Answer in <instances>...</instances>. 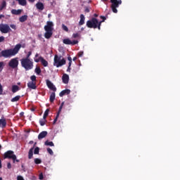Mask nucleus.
<instances>
[{
  "mask_svg": "<svg viewBox=\"0 0 180 180\" xmlns=\"http://www.w3.org/2000/svg\"><path fill=\"white\" fill-rule=\"evenodd\" d=\"M22 47L25 49V45L22 46L20 44H18L13 49H8L1 51L0 52V58H2V57L4 58H11V57L16 56Z\"/></svg>",
  "mask_w": 180,
  "mask_h": 180,
  "instance_id": "f257e3e1",
  "label": "nucleus"
},
{
  "mask_svg": "<svg viewBox=\"0 0 180 180\" xmlns=\"http://www.w3.org/2000/svg\"><path fill=\"white\" fill-rule=\"evenodd\" d=\"M101 25L102 22H99L96 18H92L86 22V26L89 29H98V30H101Z\"/></svg>",
  "mask_w": 180,
  "mask_h": 180,
  "instance_id": "f03ea898",
  "label": "nucleus"
},
{
  "mask_svg": "<svg viewBox=\"0 0 180 180\" xmlns=\"http://www.w3.org/2000/svg\"><path fill=\"white\" fill-rule=\"evenodd\" d=\"M21 66L25 68V71L33 70V61L27 58H22L20 60Z\"/></svg>",
  "mask_w": 180,
  "mask_h": 180,
  "instance_id": "7ed1b4c3",
  "label": "nucleus"
},
{
  "mask_svg": "<svg viewBox=\"0 0 180 180\" xmlns=\"http://www.w3.org/2000/svg\"><path fill=\"white\" fill-rule=\"evenodd\" d=\"M65 59L62 58L61 56H58V55H55L53 58V65L54 67H56L57 68H59V67H63V65H65Z\"/></svg>",
  "mask_w": 180,
  "mask_h": 180,
  "instance_id": "20e7f679",
  "label": "nucleus"
},
{
  "mask_svg": "<svg viewBox=\"0 0 180 180\" xmlns=\"http://www.w3.org/2000/svg\"><path fill=\"white\" fill-rule=\"evenodd\" d=\"M19 65V58H13L8 62V67L13 70H16Z\"/></svg>",
  "mask_w": 180,
  "mask_h": 180,
  "instance_id": "39448f33",
  "label": "nucleus"
},
{
  "mask_svg": "<svg viewBox=\"0 0 180 180\" xmlns=\"http://www.w3.org/2000/svg\"><path fill=\"white\" fill-rule=\"evenodd\" d=\"M4 159L13 160V162H15V160H16V155H15L13 150H8L4 153Z\"/></svg>",
  "mask_w": 180,
  "mask_h": 180,
  "instance_id": "423d86ee",
  "label": "nucleus"
},
{
  "mask_svg": "<svg viewBox=\"0 0 180 180\" xmlns=\"http://www.w3.org/2000/svg\"><path fill=\"white\" fill-rule=\"evenodd\" d=\"M0 32L1 33H9V32H12V30L11 29V27L8 24H1L0 25Z\"/></svg>",
  "mask_w": 180,
  "mask_h": 180,
  "instance_id": "0eeeda50",
  "label": "nucleus"
},
{
  "mask_svg": "<svg viewBox=\"0 0 180 180\" xmlns=\"http://www.w3.org/2000/svg\"><path fill=\"white\" fill-rule=\"evenodd\" d=\"M111 4V9L114 13H117V8L119 7V4L117 3V0H110Z\"/></svg>",
  "mask_w": 180,
  "mask_h": 180,
  "instance_id": "6e6552de",
  "label": "nucleus"
},
{
  "mask_svg": "<svg viewBox=\"0 0 180 180\" xmlns=\"http://www.w3.org/2000/svg\"><path fill=\"white\" fill-rule=\"evenodd\" d=\"M63 43L64 44H68V45H70V46H75V44H78L79 41H78V40L71 41V39H65L63 40Z\"/></svg>",
  "mask_w": 180,
  "mask_h": 180,
  "instance_id": "1a4fd4ad",
  "label": "nucleus"
},
{
  "mask_svg": "<svg viewBox=\"0 0 180 180\" xmlns=\"http://www.w3.org/2000/svg\"><path fill=\"white\" fill-rule=\"evenodd\" d=\"M54 24L51 21L46 22V25L44 26L45 32H53Z\"/></svg>",
  "mask_w": 180,
  "mask_h": 180,
  "instance_id": "9d476101",
  "label": "nucleus"
},
{
  "mask_svg": "<svg viewBox=\"0 0 180 180\" xmlns=\"http://www.w3.org/2000/svg\"><path fill=\"white\" fill-rule=\"evenodd\" d=\"M34 61L35 63H39V61H41L44 67H47V65H49V62H47V60H46V59L42 56H39V58H34Z\"/></svg>",
  "mask_w": 180,
  "mask_h": 180,
  "instance_id": "9b49d317",
  "label": "nucleus"
},
{
  "mask_svg": "<svg viewBox=\"0 0 180 180\" xmlns=\"http://www.w3.org/2000/svg\"><path fill=\"white\" fill-rule=\"evenodd\" d=\"M46 85L48 88L51 89V91H53V92H56V91H57V88L56 87V86H54V84L51 82V81L47 79Z\"/></svg>",
  "mask_w": 180,
  "mask_h": 180,
  "instance_id": "f8f14e48",
  "label": "nucleus"
},
{
  "mask_svg": "<svg viewBox=\"0 0 180 180\" xmlns=\"http://www.w3.org/2000/svg\"><path fill=\"white\" fill-rule=\"evenodd\" d=\"M27 87L30 89H37V86H36V82H29L27 83Z\"/></svg>",
  "mask_w": 180,
  "mask_h": 180,
  "instance_id": "ddd939ff",
  "label": "nucleus"
},
{
  "mask_svg": "<svg viewBox=\"0 0 180 180\" xmlns=\"http://www.w3.org/2000/svg\"><path fill=\"white\" fill-rule=\"evenodd\" d=\"M70 94H71V90L67 89L63 90L59 94V96H60V98H63V96H64L65 95H70Z\"/></svg>",
  "mask_w": 180,
  "mask_h": 180,
  "instance_id": "4468645a",
  "label": "nucleus"
},
{
  "mask_svg": "<svg viewBox=\"0 0 180 180\" xmlns=\"http://www.w3.org/2000/svg\"><path fill=\"white\" fill-rule=\"evenodd\" d=\"M62 81L63 84H68V81H70V76H68L67 74H63Z\"/></svg>",
  "mask_w": 180,
  "mask_h": 180,
  "instance_id": "2eb2a0df",
  "label": "nucleus"
},
{
  "mask_svg": "<svg viewBox=\"0 0 180 180\" xmlns=\"http://www.w3.org/2000/svg\"><path fill=\"white\" fill-rule=\"evenodd\" d=\"M36 8L39 11H43L44 9V4L41 2H38L36 4Z\"/></svg>",
  "mask_w": 180,
  "mask_h": 180,
  "instance_id": "dca6fc26",
  "label": "nucleus"
},
{
  "mask_svg": "<svg viewBox=\"0 0 180 180\" xmlns=\"http://www.w3.org/2000/svg\"><path fill=\"white\" fill-rule=\"evenodd\" d=\"M46 136H47V131H41L38 135V140H41L42 139H44V137H46Z\"/></svg>",
  "mask_w": 180,
  "mask_h": 180,
  "instance_id": "f3484780",
  "label": "nucleus"
},
{
  "mask_svg": "<svg viewBox=\"0 0 180 180\" xmlns=\"http://www.w3.org/2000/svg\"><path fill=\"white\" fill-rule=\"evenodd\" d=\"M85 24V15L84 14L80 15V20L79 22V25L82 26V25Z\"/></svg>",
  "mask_w": 180,
  "mask_h": 180,
  "instance_id": "a211bd4d",
  "label": "nucleus"
},
{
  "mask_svg": "<svg viewBox=\"0 0 180 180\" xmlns=\"http://www.w3.org/2000/svg\"><path fill=\"white\" fill-rule=\"evenodd\" d=\"M53 36V31H46L44 34L45 39H50Z\"/></svg>",
  "mask_w": 180,
  "mask_h": 180,
  "instance_id": "6ab92c4d",
  "label": "nucleus"
},
{
  "mask_svg": "<svg viewBox=\"0 0 180 180\" xmlns=\"http://www.w3.org/2000/svg\"><path fill=\"white\" fill-rule=\"evenodd\" d=\"M34 150V147H32L30 149L28 152V158L29 160H32L33 158V150Z\"/></svg>",
  "mask_w": 180,
  "mask_h": 180,
  "instance_id": "aec40b11",
  "label": "nucleus"
},
{
  "mask_svg": "<svg viewBox=\"0 0 180 180\" xmlns=\"http://www.w3.org/2000/svg\"><path fill=\"white\" fill-rule=\"evenodd\" d=\"M56 99V93L55 92H52L50 95V98H49V101L51 103H53V102H54Z\"/></svg>",
  "mask_w": 180,
  "mask_h": 180,
  "instance_id": "412c9836",
  "label": "nucleus"
},
{
  "mask_svg": "<svg viewBox=\"0 0 180 180\" xmlns=\"http://www.w3.org/2000/svg\"><path fill=\"white\" fill-rule=\"evenodd\" d=\"M11 13H12V15H20V13H22V10H20V9H18V10L12 9L11 10Z\"/></svg>",
  "mask_w": 180,
  "mask_h": 180,
  "instance_id": "4be33fe9",
  "label": "nucleus"
},
{
  "mask_svg": "<svg viewBox=\"0 0 180 180\" xmlns=\"http://www.w3.org/2000/svg\"><path fill=\"white\" fill-rule=\"evenodd\" d=\"M26 20H27V15H24L19 18V22H20L21 23H23L24 22H26Z\"/></svg>",
  "mask_w": 180,
  "mask_h": 180,
  "instance_id": "5701e85b",
  "label": "nucleus"
},
{
  "mask_svg": "<svg viewBox=\"0 0 180 180\" xmlns=\"http://www.w3.org/2000/svg\"><path fill=\"white\" fill-rule=\"evenodd\" d=\"M19 89H20L19 86H18V85L12 86V92H13V94H16V92H18V91H19Z\"/></svg>",
  "mask_w": 180,
  "mask_h": 180,
  "instance_id": "b1692460",
  "label": "nucleus"
},
{
  "mask_svg": "<svg viewBox=\"0 0 180 180\" xmlns=\"http://www.w3.org/2000/svg\"><path fill=\"white\" fill-rule=\"evenodd\" d=\"M0 124L3 129L4 127H6V120L4 118L0 119Z\"/></svg>",
  "mask_w": 180,
  "mask_h": 180,
  "instance_id": "393cba45",
  "label": "nucleus"
},
{
  "mask_svg": "<svg viewBox=\"0 0 180 180\" xmlns=\"http://www.w3.org/2000/svg\"><path fill=\"white\" fill-rule=\"evenodd\" d=\"M18 1L19 5H21V6H26L27 5V1L26 0H16Z\"/></svg>",
  "mask_w": 180,
  "mask_h": 180,
  "instance_id": "a878e982",
  "label": "nucleus"
},
{
  "mask_svg": "<svg viewBox=\"0 0 180 180\" xmlns=\"http://www.w3.org/2000/svg\"><path fill=\"white\" fill-rule=\"evenodd\" d=\"M46 122H47V120L44 117L39 120L40 126H44V124H46Z\"/></svg>",
  "mask_w": 180,
  "mask_h": 180,
  "instance_id": "bb28decb",
  "label": "nucleus"
},
{
  "mask_svg": "<svg viewBox=\"0 0 180 180\" xmlns=\"http://www.w3.org/2000/svg\"><path fill=\"white\" fill-rule=\"evenodd\" d=\"M4 8H6V1H3L0 6V12L3 11Z\"/></svg>",
  "mask_w": 180,
  "mask_h": 180,
  "instance_id": "cd10ccee",
  "label": "nucleus"
},
{
  "mask_svg": "<svg viewBox=\"0 0 180 180\" xmlns=\"http://www.w3.org/2000/svg\"><path fill=\"white\" fill-rule=\"evenodd\" d=\"M34 72H36L37 75H40V74H41V69L40 68V67L37 66V68L34 70Z\"/></svg>",
  "mask_w": 180,
  "mask_h": 180,
  "instance_id": "c85d7f7f",
  "label": "nucleus"
},
{
  "mask_svg": "<svg viewBox=\"0 0 180 180\" xmlns=\"http://www.w3.org/2000/svg\"><path fill=\"white\" fill-rule=\"evenodd\" d=\"M20 99V96H16L11 100V102H18Z\"/></svg>",
  "mask_w": 180,
  "mask_h": 180,
  "instance_id": "c756f323",
  "label": "nucleus"
},
{
  "mask_svg": "<svg viewBox=\"0 0 180 180\" xmlns=\"http://www.w3.org/2000/svg\"><path fill=\"white\" fill-rule=\"evenodd\" d=\"M45 146H50L51 147H54V143H53V141H46Z\"/></svg>",
  "mask_w": 180,
  "mask_h": 180,
  "instance_id": "7c9ffc66",
  "label": "nucleus"
},
{
  "mask_svg": "<svg viewBox=\"0 0 180 180\" xmlns=\"http://www.w3.org/2000/svg\"><path fill=\"white\" fill-rule=\"evenodd\" d=\"M50 112V110L49 109H46L44 113V115H43V117L44 119H46L47 118V116H49V112Z\"/></svg>",
  "mask_w": 180,
  "mask_h": 180,
  "instance_id": "2f4dec72",
  "label": "nucleus"
},
{
  "mask_svg": "<svg viewBox=\"0 0 180 180\" xmlns=\"http://www.w3.org/2000/svg\"><path fill=\"white\" fill-rule=\"evenodd\" d=\"M64 106V102H63L58 109V111L57 112L58 115H60V113H61V110H63V107Z\"/></svg>",
  "mask_w": 180,
  "mask_h": 180,
  "instance_id": "473e14b6",
  "label": "nucleus"
},
{
  "mask_svg": "<svg viewBox=\"0 0 180 180\" xmlns=\"http://www.w3.org/2000/svg\"><path fill=\"white\" fill-rule=\"evenodd\" d=\"M34 164L39 165V164H41V160L39 159V158H35L34 160Z\"/></svg>",
  "mask_w": 180,
  "mask_h": 180,
  "instance_id": "72a5a7b5",
  "label": "nucleus"
},
{
  "mask_svg": "<svg viewBox=\"0 0 180 180\" xmlns=\"http://www.w3.org/2000/svg\"><path fill=\"white\" fill-rule=\"evenodd\" d=\"M30 79H31V82H36V81H37L36 75L31 76Z\"/></svg>",
  "mask_w": 180,
  "mask_h": 180,
  "instance_id": "f704fd0d",
  "label": "nucleus"
},
{
  "mask_svg": "<svg viewBox=\"0 0 180 180\" xmlns=\"http://www.w3.org/2000/svg\"><path fill=\"white\" fill-rule=\"evenodd\" d=\"M58 117H60V114L56 115V116L53 120V124H56V123H57V120H58Z\"/></svg>",
  "mask_w": 180,
  "mask_h": 180,
  "instance_id": "c9c22d12",
  "label": "nucleus"
},
{
  "mask_svg": "<svg viewBox=\"0 0 180 180\" xmlns=\"http://www.w3.org/2000/svg\"><path fill=\"white\" fill-rule=\"evenodd\" d=\"M39 151H40V148L39 147H36L34 150V154L37 155L39 154Z\"/></svg>",
  "mask_w": 180,
  "mask_h": 180,
  "instance_id": "e433bc0d",
  "label": "nucleus"
},
{
  "mask_svg": "<svg viewBox=\"0 0 180 180\" xmlns=\"http://www.w3.org/2000/svg\"><path fill=\"white\" fill-rule=\"evenodd\" d=\"M46 150L49 154H50V155H53L54 154V152H53V150H51V148H48Z\"/></svg>",
  "mask_w": 180,
  "mask_h": 180,
  "instance_id": "4c0bfd02",
  "label": "nucleus"
},
{
  "mask_svg": "<svg viewBox=\"0 0 180 180\" xmlns=\"http://www.w3.org/2000/svg\"><path fill=\"white\" fill-rule=\"evenodd\" d=\"M62 29L65 32H68V27L65 25H64V24L62 25Z\"/></svg>",
  "mask_w": 180,
  "mask_h": 180,
  "instance_id": "58836bf2",
  "label": "nucleus"
},
{
  "mask_svg": "<svg viewBox=\"0 0 180 180\" xmlns=\"http://www.w3.org/2000/svg\"><path fill=\"white\" fill-rule=\"evenodd\" d=\"M68 60L69 61L68 65H71L72 64V58H71V56H68Z\"/></svg>",
  "mask_w": 180,
  "mask_h": 180,
  "instance_id": "ea45409f",
  "label": "nucleus"
},
{
  "mask_svg": "<svg viewBox=\"0 0 180 180\" xmlns=\"http://www.w3.org/2000/svg\"><path fill=\"white\" fill-rule=\"evenodd\" d=\"M30 56H32V51H29L26 57L23 58H27V60H30Z\"/></svg>",
  "mask_w": 180,
  "mask_h": 180,
  "instance_id": "a19ab883",
  "label": "nucleus"
},
{
  "mask_svg": "<svg viewBox=\"0 0 180 180\" xmlns=\"http://www.w3.org/2000/svg\"><path fill=\"white\" fill-rule=\"evenodd\" d=\"M4 94V87L2 86V84L0 83V95H3Z\"/></svg>",
  "mask_w": 180,
  "mask_h": 180,
  "instance_id": "79ce46f5",
  "label": "nucleus"
},
{
  "mask_svg": "<svg viewBox=\"0 0 180 180\" xmlns=\"http://www.w3.org/2000/svg\"><path fill=\"white\" fill-rule=\"evenodd\" d=\"M73 39H77V37H79V34L78 33H75L72 34Z\"/></svg>",
  "mask_w": 180,
  "mask_h": 180,
  "instance_id": "37998d69",
  "label": "nucleus"
},
{
  "mask_svg": "<svg viewBox=\"0 0 180 180\" xmlns=\"http://www.w3.org/2000/svg\"><path fill=\"white\" fill-rule=\"evenodd\" d=\"M100 18H101V19H103V20L100 21V22H101V23H103V22H105V20H106V17H105L103 15H101Z\"/></svg>",
  "mask_w": 180,
  "mask_h": 180,
  "instance_id": "c03bdc74",
  "label": "nucleus"
},
{
  "mask_svg": "<svg viewBox=\"0 0 180 180\" xmlns=\"http://www.w3.org/2000/svg\"><path fill=\"white\" fill-rule=\"evenodd\" d=\"M39 179L43 180L44 179V176H43V173H41L39 176Z\"/></svg>",
  "mask_w": 180,
  "mask_h": 180,
  "instance_id": "a18cd8bd",
  "label": "nucleus"
},
{
  "mask_svg": "<svg viewBox=\"0 0 180 180\" xmlns=\"http://www.w3.org/2000/svg\"><path fill=\"white\" fill-rule=\"evenodd\" d=\"M78 57H82L84 56V51H79L77 53Z\"/></svg>",
  "mask_w": 180,
  "mask_h": 180,
  "instance_id": "49530a36",
  "label": "nucleus"
},
{
  "mask_svg": "<svg viewBox=\"0 0 180 180\" xmlns=\"http://www.w3.org/2000/svg\"><path fill=\"white\" fill-rule=\"evenodd\" d=\"M10 27H11V29H13L14 30H16V25H10Z\"/></svg>",
  "mask_w": 180,
  "mask_h": 180,
  "instance_id": "de8ad7c7",
  "label": "nucleus"
},
{
  "mask_svg": "<svg viewBox=\"0 0 180 180\" xmlns=\"http://www.w3.org/2000/svg\"><path fill=\"white\" fill-rule=\"evenodd\" d=\"M2 41H5V37L4 36L0 37V43H2Z\"/></svg>",
  "mask_w": 180,
  "mask_h": 180,
  "instance_id": "09e8293b",
  "label": "nucleus"
},
{
  "mask_svg": "<svg viewBox=\"0 0 180 180\" xmlns=\"http://www.w3.org/2000/svg\"><path fill=\"white\" fill-rule=\"evenodd\" d=\"M17 180H25V179H23V176H18Z\"/></svg>",
  "mask_w": 180,
  "mask_h": 180,
  "instance_id": "8fccbe9b",
  "label": "nucleus"
},
{
  "mask_svg": "<svg viewBox=\"0 0 180 180\" xmlns=\"http://www.w3.org/2000/svg\"><path fill=\"white\" fill-rule=\"evenodd\" d=\"M7 168H8V169H11V168H12V165L11 164V162H8V163L7 164Z\"/></svg>",
  "mask_w": 180,
  "mask_h": 180,
  "instance_id": "3c124183",
  "label": "nucleus"
},
{
  "mask_svg": "<svg viewBox=\"0 0 180 180\" xmlns=\"http://www.w3.org/2000/svg\"><path fill=\"white\" fill-rule=\"evenodd\" d=\"M67 72H71V65H68Z\"/></svg>",
  "mask_w": 180,
  "mask_h": 180,
  "instance_id": "603ef678",
  "label": "nucleus"
},
{
  "mask_svg": "<svg viewBox=\"0 0 180 180\" xmlns=\"http://www.w3.org/2000/svg\"><path fill=\"white\" fill-rule=\"evenodd\" d=\"M21 167L22 168L23 172H26V168H25V166L23 165H21Z\"/></svg>",
  "mask_w": 180,
  "mask_h": 180,
  "instance_id": "864d4df0",
  "label": "nucleus"
},
{
  "mask_svg": "<svg viewBox=\"0 0 180 180\" xmlns=\"http://www.w3.org/2000/svg\"><path fill=\"white\" fill-rule=\"evenodd\" d=\"M84 12H86V13H89V8H88V7H86L84 10Z\"/></svg>",
  "mask_w": 180,
  "mask_h": 180,
  "instance_id": "5fc2aeb1",
  "label": "nucleus"
},
{
  "mask_svg": "<svg viewBox=\"0 0 180 180\" xmlns=\"http://www.w3.org/2000/svg\"><path fill=\"white\" fill-rule=\"evenodd\" d=\"M117 3L118 4V6L122 5V0H117Z\"/></svg>",
  "mask_w": 180,
  "mask_h": 180,
  "instance_id": "6e6d98bb",
  "label": "nucleus"
},
{
  "mask_svg": "<svg viewBox=\"0 0 180 180\" xmlns=\"http://www.w3.org/2000/svg\"><path fill=\"white\" fill-rule=\"evenodd\" d=\"M4 67V62H0V68Z\"/></svg>",
  "mask_w": 180,
  "mask_h": 180,
  "instance_id": "4d7b16f0",
  "label": "nucleus"
},
{
  "mask_svg": "<svg viewBox=\"0 0 180 180\" xmlns=\"http://www.w3.org/2000/svg\"><path fill=\"white\" fill-rule=\"evenodd\" d=\"M0 168H2V160L0 159Z\"/></svg>",
  "mask_w": 180,
  "mask_h": 180,
  "instance_id": "13d9d810",
  "label": "nucleus"
},
{
  "mask_svg": "<svg viewBox=\"0 0 180 180\" xmlns=\"http://www.w3.org/2000/svg\"><path fill=\"white\" fill-rule=\"evenodd\" d=\"M30 2H31V4H33V2H34L36 0H28Z\"/></svg>",
  "mask_w": 180,
  "mask_h": 180,
  "instance_id": "bf43d9fd",
  "label": "nucleus"
},
{
  "mask_svg": "<svg viewBox=\"0 0 180 180\" xmlns=\"http://www.w3.org/2000/svg\"><path fill=\"white\" fill-rule=\"evenodd\" d=\"M2 18H5L4 15H0V19H2Z\"/></svg>",
  "mask_w": 180,
  "mask_h": 180,
  "instance_id": "052dcab7",
  "label": "nucleus"
},
{
  "mask_svg": "<svg viewBox=\"0 0 180 180\" xmlns=\"http://www.w3.org/2000/svg\"><path fill=\"white\" fill-rule=\"evenodd\" d=\"M33 143H34V141H30L29 142V144H33Z\"/></svg>",
  "mask_w": 180,
  "mask_h": 180,
  "instance_id": "680f3d73",
  "label": "nucleus"
},
{
  "mask_svg": "<svg viewBox=\"0 0 180 180\" xmlns=\"http://www.w3.org/2000/svg\"><path fill=\"white\" fill-rule=\"evenodd\" d=\"M74 61H77V56L74 57L72 59Z\"/></svg>",
  "mask_w": 180,
  "mask_h": 180,
  "instance_id": "e2e57ef3",
  "label": "nucleus"
},
{
  "mask_svg": "<svg viewBox=\"0 0 180 180\" xmlns=\"http://www.w3.org/2000/svg\"><path fill=\"white\" fill-rule=\"evenodd\" d=\"M37 57H39V53L35 54V58H37Z\"/></svg>",
  "mask_w": 180,
  "mask_h": 180,
  "instance_id": "0e129e2a",
  "label": "nucleus"
},
{
  "mask_svg": "<svg viewBox=\"0 0 180 180\" xmlns=\"http://www.w3.org/2000/svg\"><path fill=\"white\" fill-rule=\"evenodd\" d=\"M20 162L19 160H18V159H15V162Z\"/></svg>",
  "mask_w": 180,
  "mask_h": 180,
  "instance_id": "69168bd1",
  "label": "nucleus"
},
{
  "mask_svg": "<svg viewBox=\"0 0 180 180\" xmlns=\"http://www.w3.org/2000/svg\"><path fill=\"white\" fill-rule=\"evenodd\" d=\"M36 144H37V142H35V143H34V146H33L34 148V147H36Z\"/></svg>",
  "mask_w": 180,
  "mask_h": 180,
  "instance_id": "338daca9",
  "label": "nucleus"
},
{
  "mask_svg": "<svg viewBox=\"0 0 180 180\" xmlns=\"http://www.w3.org/2000/svg\"><path fill=\"white\" fill-rule=\"evenodd\" d=\"M94 17H95V18H98V14L95 13V14H94Z\"/></svg>",
  "mask_w": 180,
  "mask_h": 180,
  "instance_id": "774afa93",
  "label": "nucleus"
}]
</instances>
